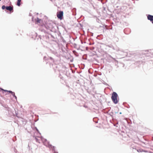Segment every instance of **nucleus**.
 I'll list each match as a JSON object with an SVG mask.
<instances>
[{"mask_svg": "<svg viewBox=\"0 0 153 153\" xmlns=\"http://www.w3.org/2000/svg\"><path fill=\"white\" fill-rule=\"evenodd\" d=\"M117 94L115 92H113L112 95L111 99L113 102L116 104L118 103V101L117 100Z\"/></svg>", "mask_w": 153, "mask_h": 153, "instance_id": "obj_1", "label": "nucleus"}, {"mask_svg": "<svg viewBox=\"0 0 153 153\" xmlns=\"http://www.w3.org/2000/svg\"><path fill=\"white\" fill-rule=\"evenodd\" d=\"M21 0H17V4L18 6H20V2L21 1Z\"/></svg>", "mask_w": 153, "mask_h": 153, "instance_id": "obj_6", "label": "nucleus"}, {"mask_svg": "<svg viewBox=\"0 0 153 153\" xmlns=\"http://www.w3.org/2000/svg\"><path fill=\"white\" fill-rule=\"evenodd\" d=\"M147 56H150L149 55H147Z\"/></svg>", "mask_w": 153, "mask_h": 153, "instance_id": "obj_20", "label": "nucleus"}, {"mask_svg": "<svg viewBox=\"0 0 153 153\" xmlns=\"http://www.w3.org/2000/svg\"><path fill=\"white\" fill-rule=\"evenodd\" d=\"M89 48L88 47H87V48H86L87 51L88 49Z\"/></svg>", "mask_w": 153, "mask_h": 153, "instance_id": "obj_16", "label": "nucleus"}, {"mask_svg": "<svg viewBox=\"0 0 153 153\" xmlns=\"http://www.w3.org/2000/svg\"><path fill=\"white\" fill-rule=\"evenodd\" d=\"M6 7H5L4 5H3L2 7V9L4 10L6 8Z\"/></svg>", "mask_w": 153, "mask_h": 153, "instance_id": "obj_10", "label": "nucleus"}, {"mask_svg": "<svg viewBox=\"0 0 153 153\" xmlns=\"http://www.w3.org/2000/svg\"><path fill=\"white\" fill-rule=\"evenodd\" d=\"M50 59H52V57H50Z\"/></svg>", "mask_w": 153, "mask_h": 153, "instance_id": "obj_17", "label": "nucleus"}, {"mask_svg": "<svg viewBox=\"0 0 153 153\" xmlns=\"http://www.w3.org/2000/svg\"><path fill=\"white\" fill-rule=\"evenodd\" d=\"M6 9L7 10L10 11V12L12 11V12L13 11V7L11 6L6 7Z\"/></svg>", "mask_w": 153, "mask_h": 153, "instance_id": "obj_4", "label": "nucleus"}, {"mask_svg": "<svg viewBox=\"0 0 153 153\" xmlns=\"http://www.w3.org/2000/svg\"><path fill=\"white\" fill-rule=\"evenodd\" d=\"M1 1V0H0V1Z\"/></svg>", "mask_w": 153, "mask_h": 153, "instance_id": "obj_21", "label": "nucleus"}, {"mask_svg": "<svg viewBox=\"0 0 153 153\" xmlns=\"http://www.w3.org/2000/svg\"><path fill=\"white\" fill-rule=\"evenodd\" d=\"M1 90L2 91H4L5 92H8V91H7V90H4V89H1Z\"/></svg>", "mask_w": 153, "mask_h": 153, "instance_id": "obj_13", "label": "nucleus"}, {"mask_svg": "<svg viewBox=\"0 0 153 153\" xmlns=\"http://www.w3.org/2000/svg\"><path fill=\"white\" fill-rule=\"evenodd\" d=\"M94 49V47H92V48H90V49L91 50H93Z\"/></svg>", "mask_w": 153, "mask_h": 153, "instance_id": "obj_15", "label": "nucleus"}, {"mask_svg": "<svg viewBox=\"0 0 153 153\" xmlns=\"http://www.w3.org/2000/svg\"><path fill=\"white\" fill-rule=\"evenodd\" d=\"M12 95L13 96L15 97L16 99V97L15 95V93H14V94H12Z\"/></svg>", "mask_w": 153, "mask_h": 153, "instance_id": "obj_12", "label": "nucleus"}, {"mask_svg": "<svg viewBox=\"0 0 153 153\" xmlns=\"http://www.w3.org/2000/svg\"><path fill=\"white\" fill-rule=\"evenodd\" d=\"M110 57L112 59H114V60H115V58H113V57H112L111 56H110Z\"/></svg>", "mask_w": 153, "mask_h": 153, "instance_id": "obj_14", "label": "nucleus"}, {"mask_svg": "<svg viewBox=\"0 0 153 153\" xmlns=\"http://www.w3.org/2000/svg\"><path fill=\"white\" fill-rule=\"evenodd\" d=\"M122 114V113H121V112H120V114Z\"/></svg>", "mask_w": 153, "mask_h": 153, "instance_id": "obj_19", "label": "nucleus"}, {"mask_svg": "<svg viewBox=\"0 0 153 153\" xmlns=\"http://www.w3.org/2000/svg\"><path fill=\"white\" fill-rule=\"evenodd\" d=\"M88 1L91 3V6L93 7V1L92 0H88Z\"/></svg>", "mask_w": 153, "mask_h": 153, "instance_id": "obj_7", "label": "nucleus"}, {"mask_svg": "<svg viewBox=\"0 0 153 153\" xmlns=\"http://www.w3.org/2000/svg\"><path fill=\"white\" fill-rule=\"evenodd\" d=\"M147 19L153 24V16L148 15L147 16Z\"/></svg>", "mask_w": 153, "mask_h": 153, "instance_id": "obj_3", "label": "nucleus"}, {"mask_svg": "<svg viewBox=\"0 0 153 153\" xmlns=\"http://www.w3.org/2000/svg\"><path fill=\"white\" fill-rule=\"evenodd\" d=\"M91 43H89V45H91Z\"/></svg>", "mask_w": 153, "mask_h": 153, "instance_id": "obj_18", "label": "nucleus"}, {"mask_svg": "<svg viewBox=\"0 0 153 153\" xmlns=\"http://www.w3.org/2000/svg\"><path fill=\"white\" fill-rule=\"evenodd\" d=\"M36 20L37 22L40 23V21H41V19H39L38 18H37L36 19Z\"/></svg>", "mask_w": 153, "mask_h": 153, "instance_id": "obj_8", "label": "nucleus"}, {"mask_svg": "<svg viewBox=\"0 0 153 153\" xmlns=\"http://www.w3.org/2000/svg\"><path fill=\"white\" fill-rule=\"evenodd\" d=\"M63 15V12L62 11H60L57 13V16L58 18L60 20L62 19V17Z\"/></svg>", "mask_w": 153, "mask_h": 153, "instance_id": "obj_2", "label": "nucleus"}, {"mask_svg": "<svg viewBox=\"0 0 153 153\" xmlns=\"http://www.w3.org/2000/svg\"><path fill=\"white\" fill-rule=\"evenodd\" d=\"M8 92H9V93H11L12 94H14V92H13L12 91H8Z\"/></svg>", "mask_w": 153, "mask_h": 153, "instance_id": "obj_9", "label": "nucleus"}, {"mask_svg": "<svg viewBox=\"0 0 153 153\" xmlns=\"http://www.w3.org/2000/svg\"><path fill=\"white\" fill-rule=\"evenodd\" d=\"M12 95L13 96L15 97L16 99V97L15 95V93H14V94H12Z\"/></svg>", "mask_w": 153, "mask_h": 153, "instance_id": "obj_11", "label": "nucleus"}, {"mask_svg": "<svg viewBox=\"0 0 153 153\" xmlns=\"http://www.w3.org/2000/svg\"><path fill=\"white\" fill-rule=\"evenodd\" d=\"M148 52L149 51H146V50H143L142 51V53L144 55H146L148 54Z\"/></svg>", "mask_w": 153, "mask_h": 153, "instance_id": "obj_5", "label": "nucleus"}]
</instances>
